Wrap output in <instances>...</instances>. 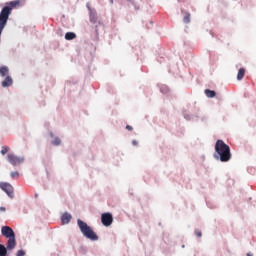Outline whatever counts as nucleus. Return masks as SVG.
I'll list each match as a JSON object with an SVG mask.
<instances>
[{"label": "nucleus", "mask_w": 256, "mask_h": 256, "mask_svg": "<svg viewBox=\"0 0 256 256\" xmlns=\"http://www.w3.org/2000/svg\"><path fill=\"white\" fill-rule=\"evenodd\" d=\"M214 149L213 157L216 161H221V163H229L231 161V147L223 140H217Z\"/></svg>", "instance_id": "nucleus-1"}, {"label": "nucleus", "mask_w": 256, "mask_h": 256, "mask_svg": "<svg viewBox=\"0 0 256 256\" xmlns=\"http://www.w3.org/2000/svg\"><path fill=\"white\" fill-rule=\"evenodd\" d=\"M77 225L82 233L83 237L89 239V241H99V236L91 226L87 225V223L81 219L77 220Z\"/></svg>", "instance_id": "nucleus-2"}, {"label": "nucleus", "mask_w": 256, "mask_h": 256, "mask_svg": "<svg viewBox=\"0 0 256 256\" xmlns=\"http://www.w3.org/2000/svg\"><path fill=\"white\" fill-rule=\"evenodd\" d=\"M1 233L3 237L8 239V249H15L17 247V239L15 237V231L9 226H2Z\"/></svg>", "instance_id": "nucleus-3"}, {"label": "nucleus", "mask_w": 256, "mask_h": 256, "mask_svg": "<svg viewBox=\"0 0 256 256\" xmlns=\"http://www.w3.org/2000/svg\"><path fill=\"white\" fill-rule=\"evenodd\" d=\"M0 189L10 197V199H13L15 197V189L13 188V185L7 182H0Z\"/></svg>", "instance_id": "nucleus-4"}, {"label": "nucleus", "mask_w": 256, "mask_h": 256, "mask_svg": "<svg viewBox=\"0 0 256 256\" xmlns=\"http://www.w3.org/2000/svg\"><path fill=\"white\" fill-rule=\"evenodd\" d=\"M7 161L10 163V165H13L15 167L17 165H21V163H24L25 157L17 156L15 154H8Z\"/></svg>", "instance_id": "nucleus-5"}, {"label": "nucleus", "mask_w": 256, "mask_h": 256, "mask_svg": "<svg viewBox=\"0 0 256 256\" xmlns=\"http://www.w3.org/2000/svg\"><path fill=\"white\" fill-rule=\"evenodd\" d=\"M89 11V17H90V22L95 25V31L97 33V27L98 25H101V22H99V18L97 17V11L95 9H92L91 7H88Z\"/></svg>", "instance_id": "nucleus-6"}, {"label": "nucleus", "mask_w": 256, "mask_h": 256, "mask_svg": "<svg viewBox=\"0 0 256 256\" xmlns=\"http://www.w3.org/2000/svg\"><path fill=\"white\" fill-rule=\"evenodd\" d=\"M101 223L104 227H111L113 225V214L105 212L101 215Z\"/></svg>", "instance_id": "nucleus-7"}, {"label": "nucleus", "mask_w": 256, "mask_h": 256, "mask_svg": "<svg viewBox=\"0 0 256 256\" xmlns=\"http://www.w3.org/2000/svg\"><path fill=\"white\" fill-rule=\"evenodd\" d=\"M71 219H73V216L69 212H65L61 216L62 225H69V223H71Z\"/></svg>", "instance_id": "nucleus-8"}, {"label": "nucleus", "mask_w": 256, "mask_h": 256, "mask_svg": "<svg viewBox=\"0 0 256 256\" xmlns=\"http://www.w3.org/2000/svg\"><path fill=\"white\" fill-rule=\"evenodd\" d=\"M15 248H9L8 243L6 246L4 244H0V256H7L9 255V251H13Z\"/></svg>", "instance_id": "nucleus-9"}, {"label": "nucleus", "mask_w": 256, "mask_h": 256, "mask_svg": "<svg viewBox=\"0 0 256 256\" xmlns=\"http://www.w3.org/2000/svg\"><path fill=\"white\" fill-rule=\"evenodd\" d=\"M50 137H51V145H53V147H59L61 145V138L55 136V134H53V132H50Z\"/></svg>", "instance_id": "nucleus-10"}, {"label": "nucleus", "mask_w": 256, "mask_h": 256, "mask_svg": "<svg viewBox=\"0 0 256 256\" xmlns=\"http://www.w3.org/2000/svg\"><path fill=\"white\" fill-rule=\"evenodd\" d=\"M1 85L4 89L11 87L13 85V78L11 76H5V79L1 82Z\"/></svg>", "instance_id": "nucleus-11"}, {"label": "nucleus", "mask_w": 256, "mask_h": 256, "mask_svg": "<svg viewBox=\"0 0 256 256\" xmlns=\"http://www.w3.org/2000/svg\"><path fill=\"white\" fill-rule=\"evenodd\" d=\"M184 115V119H186V121H197V119H199V114H187V113H183Z\"/></svg>", "instance_id": "nucleus-12"}, {"label": "nucleus", "mask_w": 256, "mask_h": 256, "mask_svg": "<svg viewBox=\"0 0 256 256\" xmlns=\"http://www.w3.org/2000/svg\"><path fill=\"white\" fill-rule=\"evenodd\" d=\"M9 76V67L8 66H0V77Z\"/></svg>", "instance_id": "nucleus-13"}, {"label": "nucleus", "mask_w": 256, "mask_h": 256, "mask_svg": "<svg viewBox=\"0 0 256 256\" xmlns=\"http://www.w3.org/2000/svg\"><path fill=\"white\" fill-rule=\"evenodd\" d=\"M66 41H73V39H77V34L75 32H67L65 34Z\"/></svg>", "instance_id": "nucleus-14"}, {"label": "nucleus", "mask_w": 256, "mask_h": 256, "mask_svg": "<svg viewBox=\"0 0 256 256\" xmlns=\"http://www.w3.org/2000/svg\"><path fill=\"white\" fill-rule=\"evenodd\" d=\"M206 97H208L209 99H213V97H215V95H217V92H215V90H211V89H206L204 91Z\"/></svg>", "instance_id": "nucleus-15"}, {"label": "nucleus", "mask_w": 256, "mask_h": 256, "mask_svg": "<svg viewBox=\"0 0 256 256\" xmlns=\"http://www.w3.org/2000/svg\"><path fill=\"white\" fill-rule=\"evenodd\" d=\"M245 77V68H240L237 74V80L241 81Z\"/></svg>", "instance_id": "nucleus-16"}, {"label": "nucleus", "mask_w": 256, "mask_h": 256, "mask_svg": "<svg viewBox=\"0 0 256 256\" xmlns=\"http://www.w3.org/2000/svg\"><path fill=\"white\" fill-rule=\"evenodd\" d=\"M160 93L167 95V93H169V87L165 84L160 85Z\"/></svg>", "instance_id": "nucleus-17"}, {"label": "nucleus", "mask_w": 256, "mask_h": 256, "mask_svg": "<svg viewBox=\"0 0 256 256\" xmlns=\"http://www.w3.org/2000/svg\"><path fill=\"white\" fill-rule=\"evenodd\" d=\"M184 23H191V14L186 13V15L183 18Z\"/></svg>", "instance_id": "nucleus-18"}, {"label": "nucleus", "mask_w": 256, "mask_h": 256, "mask_svg": "<svg viewBox=\"0 0 256 256\" xmlns=\"http://www.w3.org/2000/svg\"><path fill=\"white\" fill-rule=\"evenodd\" d=\"M8 151L9 148L7 146H2L1 155H7Z\"/></svg>", "instance_id": "nucleus-19"}, {"label": "nucleus", "mask_w": 256, "mask_h": 256, "mask_svg": "<svg viewBox=\"0 0 256 256\" xmlns=\"http://www.w3.org/2000/svg\"><path fill=\"white\" fill-rule=\"evenodd\" d=\"M16 256H25V250H23V249L18 250L16 253Z\"/></svg>", "instance_id": "nucleus-20"}, {"label": "nucleus", "mask_w": 256, "mask_h": 256, "mask_svg": "<svg viewBox=\"0 0 256 256\" xmlns=\"http://www.w3.org/2000/svg\"><path fill=\"white\" fill-rule=\"evenodd\" d=\"M10 176H11L13 179H15V177H18V176H19V172H17V171L11 172V173H10Z\"/></svg>", "instance_id": "nucleus-21"}, {"label": "nucleus", "mask_w": 256, "mask_h": 256, "mask_svg": "<svg viewBox=\"0 0 256 256\" xmlns=\"http://www.w3.org/2000/svg\"><path fill=\"white\" fill-rule=\"evenodd\" d=\"M127 1H129V3H131V5H133L136 10L139 9V7H137V4H135V0H127Z\"/></svg>", "instance_id": "nucleus-22"}, {"label": "nucleus", "mask_w": 256, "mask_h": 256, "mask_svg": "<svg viewBox=\"0 0 256 256\" xmlns=\"http://www.w3.org/2000/svg\"><path fill=\"white\" fill-rule=\"evenodd\" d=\"M195 235H196V237H203V233L199 230L195 231Z\"/></svg>", "instance_id": "nucleus-23"}, {"label": "nucleus", "mask_w": 256, "mask_h": 256, "mask_svg": "<svg viewBox=\"0 0 256 256\" xmlns=\"http://www.w3.org/2000/svg\"><path fill=\"white\" fill-rule=\"evenodd\" d=\"M6 211H7V208H5L3 206L0 207V212L5 213Z\"/></svg>", "instance_id": "nucleus-24"}, {"label": "nucleus", "mask_w": 256, "mask_h": 256, "mask_svg": "<svg viewBox=\"0 0 256 256\" xmlns=\"http://www.w3.org/2000/svg\"><path fill=\"white\" fill-rule=\"evenodd\" d=\"M132 145H133L134 147H137V145H138L137 140H133V141H132Z\"/></svg>", "instance_id": "nucleus-25"}, {"label": "nucleus", "mask_w": 256, "mask_h": 256, "mask_svg": "<svg viewBox=\"0 0 256 256\" xmlns=\"http://www.w3.org/2000/svg\"><path fill=\"white\" fill-rule=\"evenodd\" d=\"M126 129H127L128 131H131V130L133 129V126L127 125V126H126Z\"/></svg>", "instance_id": "nucleus-26"}, {"label": "nucleus", "mask_w": 256, "mask_h": 256, "mask_svg": "<svg viewBox=\"0 0 256 256\" xmlns=\"http://www.w3.org/2000/svg\"><path fill=\"white\" fill-rule=\"evenodd\" d=\"M247 256H253V253L248 252V253H247Z\"/></svg>", "instance_id": "nucleus-27"}, {"label": "nucleus", "mask_w": 256, "mask_h": 256, "mask_svg": "<svg viewBox=\"0 0 256 256\" xmlns=\"http://www.w3.org/2000/svg\"><path fill=\"white\" fill-rule=\"evenodd\" d=\"M110 5H113V0H110Z\"/></svg>", "instance_id": "nucleus-28"}, {"label": "nucleus", "mask_w": 256, "mask_h": 256, "mask_svg": "<svg viewBox=\"0 0 256 256\" xmlns=\"http://www.w3.org/2000/svg\"><path fill=\"white\" fill-rule=\"evenodd\" d=\"M37 197H39V194H35V198L37 199Z\"/></svg>", "instance_id": "nucleus-29"}, {"label": "nucleus", "mask_w": 256, "mask_h": 256, "mask_svg": "<svg viewBox=\"0 0 256 256\" xmlns=\"http://www.w3.org/2000/svg\"><path fill=\"white\" fill-rule=\"evenodd\" d=\"M181 247H182V249H185V244H183Z\"/></svg>", "instance_id": "nucleus-30"}]
</instances>
